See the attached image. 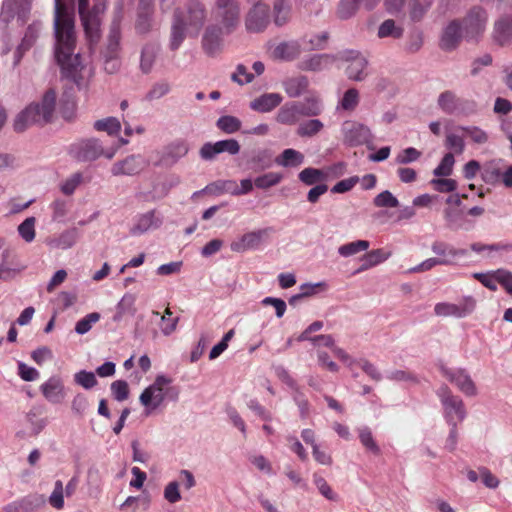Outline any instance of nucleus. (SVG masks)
Here are the masks:
<instances>
[{"label":"nucleus","mask_w":512,"mask_h":512,"mask_svg":"<svg viewBox=\"0 0 512 512\" xmlns=\"http://www.w3.org/2000/svg\"><path fill=\"white\" fill-rule=\"evenodd\" d=\"M54 56L62 77L74 82L82 69L81 57L75 53L76 36L74 15L68 11L64 0H54Z\"/></svg>","instance_id":"nucleus-1"},{"label":"nucleus","mask_w":512,"mask_h":512,"mask_svg":"<svg viewBox=\"0 0 512 512\" xmlns=\"http://www.w3.org/2000/svg\"><path fill=\"white\" fill-rule=\"evenodd\" d=\"M212 13L222 26L209 24L204 30L201 45L205 54L210 57L222 51L224 34H230L237 27L240 7L235 0H215Z\"/></svg>","instance_id":"nucleus-2"},{"label":"nucleus","mask_w":512,"mask_h":512,"mask_svg":"<svg viewBox=\"0 0 512 512\" xmlns=\"http://www.w3.org/2000/svg\"><path fill=\"white\" fill-rule=\"evenodd\" d=\"M207 18V9L200 0H188L173 13L170 43L172 51L177 50L187 36L197 37Z\"/></svg>","instance_id":"nucleus-3"},{"label":"nucleus","mask_w":512,"mask_h":512,"mask_svg":"<svg viewBox=\"0 0 512 512\" xmlns=\"http://www.w3.org/2000/svg\"><path fill=\"white\" fill-rule=\"evenodd\" d=\"M56 105V93L46 91L40 103H32L15 118L13 127L16 132H23L34 124L44 125L51 121Z\"/></svg>","instance_id":"nucleus-4"},{"label":"nucleus","mask_w":512,"mask_h":512,"mask_svg":"<svg viewBox=\"0 0 512 512\" xmlns=\"http://www.w3.org/2000/svg\"><path fill=\"white\" fill-rule=\"evenodd\" d=\"M78 1V14L84 29L90 49L96 46L101 38V14L106 9V3L94 0L92 8H89V0Z\"/></svg>","instance_id":"nucleus-5"},{"label":"nucleus","mask_w":512,"mask_h":512,"mask_svg":"<svg viewBox=\"0 0 512 512\" xmlns=\"http://www.w3.org/2000/svg\"><path fill=\"white\" fill-rule=\"evenodd\" d=\"M436 395L442 404L443 415L447 424H457L465 419L466 409L463 400L454 395L446 384L437 389Z\"/></svg>","instance_id":"nucleus-6"},{"label":"nucleus","mask_w":512,"mask_h":512,"mask_svg":"<svg viewBox=\"0 0 512 512\" xmlns=\"http://www.w3.org/2000/svg\"><path fill=\"white\" fill-rule=\"evenodd\" d=\"M341 134L343 144L347 147L367 145L369 149H373L370 145L373 141V134L370 128L363 123L346 120L341 125Z\"/></svg>","instance_id":"nucleus-7"},{"label":"nucleus","mask_w":512,"mask_h":512,"mask_svg":"<svg viewBox=\"0 0 512 512\" xmlns=\"http://www.w3.org/2000/svg\"><path fill=\"white\" fill-rule=\"evenodd\" d=\"M437 105L447 115L468 116L476 111V103L474 101L461 98L452 90H445L440 93Z\"/></svg>","instance_id":"nucleus-8"},{"label":"nucleus","mask_w":512,"mask_h":512,"mask_svg":"<svg viewBox=\"0 0 512 512\" xmlns=\"http://www.w3.org/2000/svg\"><path fill=\"white\" fill-rule=\"evenodd\" d=\"M104 154V147L97 138L79 140L69 147V155L78 162H93Z\"/></svg>","instance_id":"nucleus-9"},{"label":"nucleus","mask_w":512,"mask_h":512,"mask_svg":"<svg viewBox=\"0 0 512 512\" xmlns=\"http://www.w3.org/2000/svg\"><path fill=\"white\" fill-rule=\"evenodd\" d=\"M461 22L464 39L476 40L485 30L487 13L480 6L472 7Z\"/></svg>","instance_id":"nucleus-10"},{"label":"nucleus","mask_w":512,"mask_h":512,"mask_svg":"<svg viewBox=\"0 0 512 512\" xmlns=\"http://www.w3.org/2000/svg\"><path fill=\"white\" fill-rule=\"evenodd\" d=\"M171 383V379L158 375L153 384L144 389L139 400L147 408L156 409L166 399L164 386Z\"/></svg>","instance_id":"nucleus-11"},{"label":"nucleus","mask_w":512,"mask_h":512,"mask_svg":"<svg viewBox=\"0 0 512 512\" xmlns=\"http://www.w3.org/2000/svg\"><path fill=\"white\" fill-rule=\"evenodd\" d=\"M149 166V161L140 154H131L116 161L111 167L113 176H136Z\"/></svg>","instance_id":"nucleus-12"},{"label":"nucleus","mask_w":512,"mask_h":512,"mask_svg":"<svg viewBox=\"0 0 512 512\" xmlns=\"http://www.w3.org/2000/svg\"><path fill=\"white\" fill-rule=\"evenodd\" d=\"M440 372L466 396H476L477 388L469 373L463 368L440 366Z\"/></svg>","instance_id":"nucleus-13"},{"label":"nucleus","mask_w":512,"mask_h":512,"mask_svg":"<svg viewBox=\"0 0 512 512\" xmlns=\"http://www.w3.org/2000/svg\"><path fill=\"white\" fill-rule=\"evenodd\" d=\"M274 232L272 227H266L243 234L239 239L230 244V249L236 253H244L248 250H256L260 247L262 241Z\"/></svg>","instance_id":"nucleus-14"},{"label":"nucleus","mask_w":512,"mask_h":512,"mask_svg":"<svg viewBox=\"0 0 512 512\" xmlns=\"http://www.w3.org/2000/svg\"><path fill=\"white\" fill-rule=\"evenodd\" d=\"M240 144L236 139H225L217 142H206L199 150L200 157L205 161H212L221 153L236 155L240 152Z\"/></svg>","instance_id":"nucleus-15"},{"label":"nucleus","mask_w":512,"mask_h":512,"mask_svg":"<svg viewBox=\"0 0 512 512\" xmlns=\"http://www.w3.org/2000/svg\"><path fill=\"white\" fill-rule=\"evenodd\" d=\"M476 307V301L472 296H466L459 304L441 302L434 307L437 316H454L464 318L470 315Z\"/></svg>","instance_id":"nucleus-16"},{"label":"nucleus","mask_w":512,"mask_h":512,"mask_svg":"<svg viewBox=\"0 0 512 512\" xmlns=\"http://www.w3.org/2000/svg\"><path fill=\"white\" fill-rule=\"evenodd\" d=\"M253 8L248 12L245 25L249 32H262L270 22L269 6L260 2H252Z\"/></svg>","instance_id":"nucleus-17"},{"label":"nucleus","mask_w":512,"mask_h":512,"mask_svg":"<svg viewBox=\"0 0 512 512\" xmlns=\"http://www.w3.org/2000/svg\"><path fill=\"white\" fill-rule=\"evenodd\" d=\"M464 38V32L459 20L450 21L443 29L440 47L445 51H452L458 47Z\"/></svg>","instance_id":"nucleus-18"},{"label":"nucleus","mask_w":512,"mask_h":512,"mask_svg":"<svg viewBox=\"0 0 512 512\" xmlns=\"http://www.w3.org/2000/svg\"><path fill=\"white\" fill-rule=\"evenodd\" d=\"M45 399L52 404H59L65 398V388L63 380L58 375L51 376L40 386Z\"/></svg>","instance_id":"nucleus-19"},{"label":"nucleus","mask_w":512,"mask_h":512,"mask_svg":"<svg viewBox=\"0 0 512 512\" xmlns=\"http://www.w3.org/2000/svg\"><path fill=\"white\" fill-rule=\"evenodd\" d=\"M121 39L120 19L114 18L110 25V30L107 38V44L102 51L103 57L114 58L119 56Z\"/></svg>","instance_id":"nucleus-20"},{"label":"nucleus","mask_w":512,"mask_h":512,"mask_svg":"<svg viewBox=\"0 0 512 512\" xmlns=\"http://www.w3.org/2000/svg\"><path fill=\"white\" fill-rule=\"evenodd\" d=\"M494 41L500 45L505 46L512 42V17L509 15L502 16L494 24L493 31Z\"/></svg>","instance_id":"nucleus-21"},{"label":"nucleus","mask_w":512,"mask_h":512,"mask_svg":"<svg viewBox=\"0 0 512 512\" xmlns=\"http://www.w3.org/2000/svg\"><path fill=\"white\" fill-rule=\"evenodd\" d=\"M80 231L76 227L64 230L58 236L52 237L47 240V245L52 248L67 250L73 247L80 238Z\"/></svg>","instance_id":"nucleus-22"},{"label":"nucleus","mask_w":512,"mask_h":512,"mask_svg":"<svg viewBox=\"0 0 512 512\" xmlns=\"http://www.w3.org/2000/svg\"><path fill=\"white\" fill-rule=\"evenodd\" d=\"M283 97L279 93H264L250 102V108L259 113H268L282 102Z\"/></svg>","instance_id":"nucleus-23"},{"label":"nucleus","mask_w":512,"mask_h":512,"mask_svg":"<svg viewBox=\"0 0 512 512\" xmlns=\"http://www.w3.org/2000/svg\"><path fill=\"white\" fill-rule=\"evenodd\" d=\"M337 59V56L332 54H315L304 59L300 68L305 71H322L329 68Z\"/></svg>","instance_id":"nucleus-24"},{"label":"nucleus","mask_w":512,"mask_h":512,"mask_svg":"<svg viewBox=\"0 0 512 512\" xmlns=\"http://www.w3.org/2000/svg\"><path fill=\"white\" fill-rule=\"evenodd\" d=\"M178 184V179L172 181H163L153 183L152 190L148 192H141L138 197L146 202H155L165 198L172 187Z\"/></svg>","instance_id":"nucleus-25"},{"label":"nucleus","mask_w":512,"mask_h":512,"mask_svg":"<svg viewBox=\"0 0 512 512\" xmlns=\"http://www.w3.org/2000/svg\"><path fill=\"white\" fill-rule=\"evenodd\" d=\"M431 250L436 255L442 256L441 259H448L451 261V265L457 263V259L468 255L467 249H457L450 244L442 241H435L431 246Z\"/></svg>","instance_id":"nucleus-26"},{"label":"nucleus","mask_w":512,"mask_h":512,"mask_svg":"<svg viewBox=\"0 0 512 512\" xmlns=\"http://www.w3.org/2000/svg\"><path fill=\"white\" fill-rule=\"evenodd\" d=\"M431 250L436 255L442 256L441 259H448L451 261V265L457 263V259L468 255L467 249H457L450 244L442 241H435L431 246Z\"/></svg>","instance_id":"nucleus-27"},{"label":"nucleus","mask_w":512,"mask_h":512,"mask_svg":"<svg viewBox=\"0 0 512 512\" xmlns=\"http://www.w3.org/2000/svg\"><path fill=\"white\" fill-rule=\"evenodd\" d=\"M431 250L436 255L442 256L441 259H448L451 261V265L457 263V259L468 255L467 249H457L450 244L442 241H435L431 246Z\"/></svg>","instance_id":"nucleus-28"},{"label":"nucleus","mask_w":512,"mask_h":512,"mask_svg":"<svg viewBox=\"0 0 512 512\" xmlns=\"http://www.w3.org/2000/svg\"><path fill=\"white\" fill-rule=\"evenodd\" d=\"M156 211L150 210L138 216L135 225L130 232L133 235H141L151 228H158L162 224V220L156 217Z\"/></svg>","instance_id":"nucleus-29"},{"label":"nucleus","mask_w":512,"mask_h":512,"mask_svg":"<svg viewBox=\"0 0 512 512\" xmlns=\"http://www.w3.org/2000/svg\"><path fill=\"white\" fill-rule=\"evenodd\" d=\"M189 151V145L184 140H175L168 144L163 152L162 161L169 164H175L183 158Z\"/></svg>","instance_id":"nucleus-30"},{"label":"nucleus","mask_w":512,"mask_h":512,"mask_svg":"<svg viewBox=\"0 0 512 512\" xmlns=\"http://www.w3.org/2000/svg\"><path fill=\"white\" fill-rule=\"evenodd\" d=\"M444 218L447 223V227L451 230H468L470 223L466 219L465 214L460 208L448 207L444 210Z\"/></svg>","instance_id":"nucleus-31"},{"label":"nucleus","mask_w":512,"mask_h":512,"mask_svg":"<svg viewBox=\"0 0 512 512\" xmlns=\"http://www.w3.org/2000/svg\"><path fill=\"white\" fill-rule=\"evenodd\" d=\"M3 9L16 14L17 21L24 25L31 10V0H3Z\"/></svg>","instance_id":"nucleus-32"},{"label":"nucleus","mask_w":512,"mask_h":512,"mask_svg":"<svg viewBox=\"0 0 512 512\" xmlns=\"http://www.w3.org/2000/svg\"><path fill=\"white\" fill-rule=\"evenodd\" d=\"M300 116L316 117L319 116L323 110V103L318 97H307L304 101L294 102Z\"/></svg>","instance_id":"nucleus-33"},{"label":"nucleus","mask_w":512,"mask_h":512,"mask_svg":"<svg viewBox=\"0 0 512 512\" xmlns=\"http://www.w3.org/2000/svg\"><path fill=\"white\" fill-rule=\"evenodd\" d=\"M298 179L306 186L324 183L328 179V172L324 169L307 167L298 174Z\"/></svg>","instance_id":"nucleus-34"},{"label":"nucleus","mask_w":512,"mask_h":512,"mask_svg":"<svg viewBox=\"0 0 512 512\" xmlns=\"http://www.w3.org/2000/svg\"><path fill=\"white\" fill-rule=\"evenodd\" d=\"M159 50L160 47L156 43H148L143 46L140 57V69L144 74L152 71Z\"/></svg>","instance_id":"nucleus-35"},{"label":"nucleus","mask_w":512,"mask_h":512,"mask_svg":"<svg viewBox=\"0 0 512 512\" xmlns=\"http://www.w3.org/2000/svg\"><path fill=\"white\" fill-rule=\"evenodd\" d=\"M300 53L301 46L297 41L281 42L274 49L275 57L287 61L296 59Z\"/></svg>","instance_id":"nucleus-36"},{"label":"nucleus","mask_w":512,"mask_h":512,"mask_svg":"<svg viewBox=\"0 0 512 512\" xmlns=\"http://www.w3.org/2000/svg\"><path fill=\"white\" fill-rule=\"evenodd\" d=\"M304 161V155L293 148L283 150L275 159L276 164L282 167H299Z\"/></svg>","instance_id":"nucleus-37"},{"label":"nucleus","mask_w":512,"mask_h":512,"mask_svg":"<svg viewBox=\"0 0 512 512\" xmlns=\"http://www.w3.org/2000/svg\"><path fill=\"white\" fill-rule=\"evenodd\" d=\"M10 252L4 250L2 253V261L0 263V279L9 281L13 279L17 273H19L24 267L14 262V259L10 258Z\"/></svg>","instance_id":"nucleus-38"},{"label":"nucleus","mask_w":512,"mask_h":512,"mask_svg":"<svg viewBox=\"0 0 512 512\" xmlns=\"http://www.w3.org/2000/svg\"><path fill=\"white\" fill-rule=\"evenodd\" d=\"M309 81L306 76H298L285 80L283 87L287 95L291 98L301 96L308 88Z\"/></svg>","instance_id":"nucleus-39"},{"label":"nucleus","mask_w":512,"mask_h":512,"mask_svg":"<svg viewBox=\"0 0 512 512\" xmlns=\"http://www.w3.org/2000/svg\"><path fill=\"white\" fill-rule=\"evenodd\" d=\"M391 256L390 252H386L383 249H375L366 253L362 257V265L358 269V272L368 270L378 264L383 263Z\"/></svg>","instance_id":"nucleus-40"},{"label":"nucleus","mask_w":512,"mask_h":512,"mask_svg":"<svg viewBox=\"0 0 512 512\" xmlns=\"http://www.w3.org/2000/svg\"><path fill=\"white\" fill-rule=\"evenodd\" d=\"M248 163L254 171L265 170L271 166V154L265 149L255 150L251 153Z\"/></svg>","instance_id":"nucleus-41"},{"label":"nucleus","mask_w":512,"mask_h":512,"mask_svg":"<svg viewBox=\"0 0 512 512\" xmlns=\"http://www.w3.org/2000/svg\"><path fill=\"white\" fill-rule=\"evenodd\" d=\"M299 112L295 103L282 106L276 116V121L284 125H293L298 121Z\"/></svg>","instance_id":"nucleus-42"},{"label":"nucleus","mask_w":512,"mask_h":512,"mask_svg":"<svg viewBox=\"0 0 512 512\" xmlns=\"http://www.w3.org/2000/svg\"><path fill=\"white\" fill-rule=\"evenodd\" d=\"M324 124L319 119H310L301 122L296 130V134L300 137H313L322 131Z\"/></svg>","instance_id":"nucleus-43"},{"label":"nucleus","mask_w":512,"mask_h":512,"mask_svg":"<svg viewBox=\"0 0 512 512\" xmlns=\"http://www.w3.org/2000/svg\"><path fill=\"white\" fill-rule=\"evenodd\" d=\"M96 131L106 132L110 136H116L121 130V123L116 117H107L94 122Z\"/></svg>","instance_id":"nucleus-44"},{"label":"nucleus","mask_w":512,"mask_h":512,"mask_svg":"<svg viewBox=\"0 0 512 512\" xmlns=\"http://www.w3.org/2000/svg\"><path fill=\"white\" fill-rule=\"evenodd\" d=\"M456 130L464 132L475 144L484 145L489 141L488 133L478 126H458Z\"/></svg>","instance_id":"nucleus-45"},{"label":"nucleus","mask_w":512,"mask_h":512,"mask_svg":"<svg viewBox=\"0 0 512 512\" xmlns=\"http://www.w3.org/2000/svg\"><path fill=\"white\" fill-rule=\"evenodd\" d=\"M367 64L368 61L365 57L355 59V61L351 62L346 68L347 77L355 81L364 80L366 77L364 70L367 67Z\"/></svg>","instance_id":"nucleus-46"},{"label":"nucleus","mask_w":512,"mask_h":512,"mask_svg":"<svg viewBox=\"0 0 512 512\" xmlns=\"http://www.w3.org/2000/svg\"><path fill=\"white\" fill-rule=\"evenodd\" d=\"M385 378L393 382H404L418 384L419 379L416 374L409 370L393 369L385 372Z\"/></svg>","instance_id":"nucleus-47"},{"label":"nucleus","mask_w":512,"mask_h":512,"mask_svg":"<svg viewBox=\"0 0 512 512\" xmlns=\"http://www.w3.org/2000/svg\"><path fill=\"white\" fill-rule=\"evenodd\" d=\"M234 180H218L207 185L203 190L195 192L196 196L202 192H213L217 195L222 193H229L234 196Z\"/></svg>","instance_id":"nucleus-48"},{"label":"nucleus","mask_w":512,"mask_h":512,"mask_svg":"<svg viewBox=\"0 0 512 512\" xmlns=\"http://www.w3.org/2000/svg\"><path fill=\"white\" fill-rule=\"evenodd\" d=\"M370 246L369 241L367 240H356L353 242H349L341 245L338 248V253L342 257H350L359 252L366 251Z\"/></svg>","instance_id":"nucleus-49"},{"label":"nucleus","mask_w":512,"mask_h":512,"mask_svg":"<svg viewBox=\"0 0 512 512\" xmlns=\"http://www.w3.org/2000/svg\"><path fill=\"white\" fill-rule=\"evenodd\" d=\"M403 36V28L396 26L395 21L393 19H387L381 23L378 28V37L386 38L393 37L395 39H399Z\"/></svg>","instance_id":"nucleus-50"},{"label":"nucleus","mask_w":512,"mask_h":512,"mask_svg":"<svg viewBox=\"0 0 512 512\" xmlns=\"http://www.w3.org/2000/svg\"><path fill=\"white\" fill-rule=\"evenodd\" d=\"M502 170L495 163L486 164L481 170L482 180L489 185H496L501 181Z\"/></svg>","instance_id":"nucleus-51"},{"label":"nucleus","mask_w":512,"mask_h":512,"mask_svg":"<svg viewBox=\"0 0 512 512\" xmlns=\"http://www.w3.org/2000/svg\"><path fill=\"white\" fill-rule=\"evenodd\" d=\"M359 104V92L356 88L348 89L337 105V110L353 111Z\"/></svg>","instance_id":"nucleus-52"},{"label":"nucleus","mask_w":512,"mask_h":512,"mask_svg":"<svg viewBox=\"0 0 512 512\" xmlns=\"http://www.w3.org/2000/svg\"><path fill=\"white\" fill-rule=\"evenodd\" d=\"M282 174L277 172H268L255 178L254 185L258 189H269L282 181Z\"/></svg>","instance_id":"nucleus-53"},{"label":"nucleus","mask_w":512,"mask_h":512,"mask_svg":"<svg viewBox=\"0 0 512 512\" xmlns=\"http://www.w3.org/2000/svg\"><path fill=\"white\" fill-rule=\"evenodd\" d=\"M216 126L227 134H233L240 130L241 121L235 116L224 115L218 118Z\"/></svg>","instance_id":"nucleus-54"},{"label":"nucleus","mask_w":512,"mask_h":512,"mask_svg":"<svg viewBox=\"0 0 512 512\" xmlns=\"http://www.w3.org/2000/svg\"><path fill=\"white\" fill-rule=\"evenodd\" d=\"M290 6L286 0H275L274 2V23L283 26L289 20Z\"/></svg>","instance_id":"nucleus-55"},{"label":"nucleus","mask_w":512,"mask_h":512,"mask_svg":"<svg viewBox=\"0 0 512 512\" xmlns=\"http://www.w3.org/2000/svg\"><path fill=\"white\" fill-rule=\"evenodd\" d=\"M455 158L453 153H446L439 165L434 169L433 174L437 177H447L452 174Z\"/></svg>","instance_id":"nucleus-56"},{"label":"nucleus","mask_w":512,"mask_h":512,"mask_svg":"<svg viewBox=\"0 0 512 512\" xmlns=\"http://www.w3.org/2000/svg\"><path fill=\"white\" fill-rule=\"evenodd\" d=\"M292 390H293L292 398L299 409L300 417L302 419H305L309 415L310 404H309L306 396L304 395V393L301 391L299 386H296V388H293Z\"/></svg>","instance_id":"nucleus-57"},{"label":"nucleus","mask_w":512,"mask_h":512,"mask_svg":"<svg viewBox=\"0 0 512 512\" xmlns=\"http://www.w3.org/2000/svg\"><path fill=\"white\" fill-rule=\"evenodd\" d=\"M359 440L367 450H369L375 455L380 454V447L375 442L370 428L363 427L359 430Z\"/></svg>","instance_id":"nucleus-58"},{"label":"nucleus","mask_w":512,"mask_h":512,"mask_svg":"<svg viewBox=\"0 0 512 512\" xmlns=\"http://www.w3.org/2000/svg\"><path fill=\"white\" fill-rule=\"evenodd\" d=\"M100 314L98 312H92L87 314L85 317L80 319L75 325V332L79 335H84L89 332L96 322L100 320Z\"/></svg>","instance_id":"nucleus-59"},{"label":"nucleus","mask_w":512,"mask_h":512,"mask_svg":"<svg viewBox=\"0 0 512 512\" xmlns=\"http://www.w3.org/2000/svg\"><path fill=\"white\" fill-rule=\"evenodd\" d=\"M373 204L378 208H396L399 201L389 190H385L374 198Z\"/></svg>","instance_id":"nucleus-60"},{"label":"nucleus","mask_w":512,"mask_h":512,"mask_svg":"<svg viewBox=\"0 0 512 512\" xmlns=\"http://www.w3.org/2000/svg\"><path fill=\"white\" fill-rule=\"evenodd\" d=\"M171 90L170 84L165 81H159L152 85L151 89L148 91V93L145 96V99L148 101H153L162 98L163 96L167 95Z\"/></svg>","instance_id":"nucleus-61"},{"label":"nucleus","mask_w":512,"mask_h":512,"mask_svg":"<svg viewBox=\"0 0 512 512\" xmlns=\"http://www.w3.org/2000/svg\"><path fill=\"white\" fill-rule=\"evenodd\" d=\"M35 222V217H28L18 226L19 235L28 243L35 239Z\"/></svg>","instance_id":"nucleus-62"},{"label":"nucleus","mask_w":512,"mask_h":512,"mask_svg":"<svg viewBox=\"0 0 512 512\" xmlns=\"http://www.w3.org/2000/svg\"><path fill=\"white\" fill-rule=\"evenodd\" d=\"M74 382L84 389L89 390L97 384V379L93 372L80 370L74 374Z\"/></svg>","instance_id":"nucleus-63"},{"label":"nucleus","mask_w":512,"mask_h":512,"mask_svg":"<svg viewBox=\"0 0 512 512\" xmlns=\"http://www.w3.org/2000/svg\"><path fill=\"white\" fill-rule=\"evenodd\" d=\"M445 146L456 154H462L465 150V141L461 135L456 133H447Z\"/></svg>","instance_id":"nucleus-64"}]
</instances>
